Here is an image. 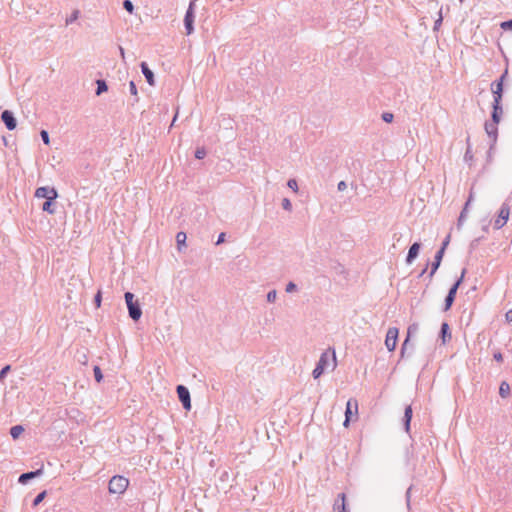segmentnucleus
Listing matches in <instances>:
<instances>
[{
    "instance_id": "1",
    "label": "nucleus",
    "mask_w": 512,
    "mask_h": 512,
    "mask_svg": "<svg viewBox=\"0 0 512 512\" xmlns=\"http://www.w3.org/2000/svg\"><path fill=\"white\" fill-rule=\"evenodd\" d=\"M337 367V358L335 350L329 348L325 352H323L320 356V359L313 370V377L315 379L319 378L325 371H333Z\"/></svg>"
},
{
    "instance_id": "2",
    "label": "nucleus",
    "mask_w": 512,
    "mask_h": 512,
    "mask_svg": "<svg viewBox=\"0 0 512 512\" xmlns=\"http://www.w3.org/2000/svg\"><path fill=\"white\" fill-rule=\"evenodd\" d=\"M129 486V480L121 475L113 476L108 485L111 494H123Z\"/></svg>"
},
{
    "instance_id": "3",
    "label": "nucleus",
    "mask_w": 512,
    "mask_h": 512,
    "mask_svg": "<svg viewBox=\"0 0 512 512\" xmlns=\"http://www.w3.org/2000/svg\"><path fill=\"white\" fill-rule=\"evenodd\" d=\"M358 401L354 398H351L347 401L346 410H345V420L344 427H348L350 422H355L358 419Z\"/></svg>"
},
{
    "instance_id": "4",
    "label": "nucleus",
    "mask_w": 512,
    "mask_h": 512,
    "mask_svg": "<svg viewBox=\"0 0 512 512\" xmlns=\"http://www.w3.org/2000/svg\"><path fill=\"white\" fill-rule=\"evenodd\" d=\"M125 301L128 307L129 316L134 320L137 321L140 319L142 315V311L139 307V304L137 301H134V295L131 292L125 293Z\"/></svg>"
},
{
    "instance_id": "5",
    "label": "nucleus",
    "mask_w": 512,
    "mask_h": 512,
    "mask_svg": "<svg viewBox=\"0 0 512 512\" xmlns=\"http://www.w3.org/2000/svg\"><path fill=\"white\" fill-rule=\"evenodd\" d=\"M510 216V207L508 204H503L500 208L499 214L494 221V229H501L506 225Z\"/></svg>"
},
{
    "instance_id": "6",
    "label": "nucleus",
    "mask_w": 512,
    "mask_h": 512,
    "mask_svg": "<svg viewBox=\"0 0 512 512\" xmlns=\"http://www.w3.org/2000/svg\"><path fill=\"white\" fill-rule=\"evenodd\" d=\"M399 330L396 327H391L388 329L385 339V346L388 351L392 352L395 350L398 340Z\"/></svg>"
},
{
    "instance_id": "7",
    "label": "nucleus",
    "mask_w": 512,
    "mask_h": 512,
    "mask_svg": "<svg viewBox=\"0 0 512 512\" xmlns=\"http://www.w3.org/2000/svg\"><path fill=\"white\" fill-rule=\"evenodd\" d=\"M464 274H465V271L462 272L461 277L456 281V283L449 290V293L445 299V310H449L450 307L452 306L455 296H456V293H457V290L463 281Z\"/></svg>"
},
{
    "instance_id": "8",
    "label": "nucleus",
    "mask_w": 512,
    "mask_h": 512,
    "mask_svg": "<svg viewBox=\"0 0 512 512\" xmlns=\"http://www.w3.org/2000/svg\"><path fill=\"white\" fill-rule=\"evenodd\" d=\"M194 8L195 1H191L184 18L187 35H190L193 32Z\"/></svg>"
},
{
    "instance_id": "9",
    "label": "nucleus",
    "mask_w": 512,
    "mask_h": 512,
    "mask_svg": "<svg viewBox=\"0 0 512 512\" xmlns=\"http://www.w3.org/2000/svg\"><path fill=\"white\" fill-rule=\"evenodd\" d=\"M37 198H46L47 200H55L58 196L57 191L50 187H39L35 191Z\"/></svg>"
},
{
    "instance_id": "10",
    "label": "nucleus",
    "mask_w": 512,
    "mask_h": 512,
    "mask_svg": "<svg viewBox=\"0 0 512 512\" xmlns=\"http://www.w3.org/2000/svg\"><path fill=\"white\" fill-rule=\"evenodd\" d=\"M177 394H178L180 401L183 404V407L186 410H190L191 401H190V393H189L188 389L183 385H179L177 387Z\"/></svg>"
},
{
    "instance_id": "11",
    "label": "nucleus",
    "mask_w": 512,
    "mask_h": 512,
    "mask_svg": "<svg viewBox=\"0 0 512 512\" xmlns=\"http://www.w3.org/2000/svg\"><path fill=\"white\" fill-rule=\"evenodd\" d=\"M1 118L5 123L8 130H14L16 128V120L12 114V112L5 110L3 111Z\"/></svg>"
},
{
    "instance_id": "12",
    "label": "nucleus",
    "mask_w": 512,
    "mask_h": 512,
    "mask_svg": "<svg viewBox=\"0 0 512 512\" xmlns=\"http://www.w3.org/2000/svg\"><path fill=\"white\" fill-rule=\"evenodd\" d=\"M334 512H347L346 510V495L340 493L333 504Z\"/></svg>"
},
{
    "instance_id": "13",
    "label": "nucleus",
    "mask_w": 512,
    "mask_h": 512,
    "mask_svg": "<svg viewBox=\"0 0 512 512\" xmlns=\"http://www.w3.org/2000/svg\"><path fill=\"white\" fill-rule=\"evenodd\" d=\"M503 79H504V75L501 77L500 81L496 84L495 88H492V92L494 95L493 103L501 104L502 90H503Z\"/></svg>"
},
{
    "instance_id": "14",
    "label": "nucleus",
    "mask_w": 512,
    "mask_h": 512,
    "mask_svg": "<svg viewBox=\"0 0 512 512\" xmlns=\"http://www.w3.org/2000/svg\"><path fill=\"white\" fill-rule=\"evenodd\" d=\"M141 70L148 82L149 85L153 86L155 84L153 72L149 69L148 65L145 62L141 63Z\"/></svg>"
},
{
    "instance_id": "15",
    "label": "nucleus",
    "mask_w": 512,
    "mask_h": 512,
    "mask_svg": "<svg viewBox=\"0 0 512 512\" xmlns=\"http://www.w3.org/2000/svg\"><path fill=\"white\" fill-rule=\"evenodd\" d=\"M419 249H420V244L419 243H414L410 247V249L408 251V255H407V262L408 263H411L418 256Z\"/></svg>"
},
{
    "instance_id": "16",
    "label": "nucleus",
    "mask_w": 512,
    "mask_h": 512,
    "mask_svg": "<svg viewBox=\"0 0 512 512\" xmlns=\"http://www.w3.org/2000/svg\"><path fill=\"white\" fill-rule=\"evenodd\" d=\"M502 112L501 104L493 103L492 121L499 123Z\"/></svg>"
},
{
    "instance_id": "17",
    "label": "nucleus",
    "mask_w": 512,
    "mask_h": 512,
    "mask_svg": "<svg viewBox=\"0 0 512 512\" xmlns=\"http://www.w3.org/2000/svg\"><path fill=\"white\" fill-rule=\"evenodd\" d=\"M41 474H42V469H38V470L33 471V472L24 473V474H22L19 477V482L22 483V484H25L28 479H32V478H34L36 476H39Z\"/></svg>"
},
{
    "instance_id": "18",
    "label": "nucleus",
    "mask_w": 512,
    "mask_h": 512,
    "mask_svg": "<svg viewBox=\"0 0 512 512\" xmlns=\"http://www.w3.org/2000/svg\"><path fill=\"white\" fill-rule=\"evenodd\" d=\"M498 124L499 123H495L494 121L485 124V130L490 137L496 138L498 132Z\"/></svg>"
},
{
    "instance_id": "19",
    "label": "nucleus",
    "mask_w": 512,
    "mask_h": 512,
    "mask_svg": "<svg viewBox=\"0 0 512 512\" xmlns=\"http://www.w3.org/2000/svg\"><path fill=\"white\" fill-rule=\"evenodd\" d=\"M404 418H405V429L408 432L409 429H410V422H411V419H412V408H411V406H407L406 407Z\"/></svg>"
},
{
    "instance_id": "20",
    "label": "nucleus",
    "mask_w": 512,
    "mask_h": 512,
    "mask_svg": "<svg viewBox=\"0 0 512 512\" xmlns=\"http://www.w3.org/2000/svg\"><path fill=\"white\" fill-rule=\"evenodd\" d=\"M24 431V428L21 425L13 426L10 429V434L13 439H17Z\"/></svg>"
},
{
    "instance_id": "21",
    "label": "nucleus",
    "mask_w": 512,
    "mask_h": 512,
    "mask_svg": "<svg viewBox=\"0 0 512 512\" xmlns=\"http://www.w3.org/2000/svg\"><path fill=\"white\" fill-rule=\"evenodd\" d=\"M443 254H444V247H442V248L437 252V254H436V256H435V263H434V265H433V271H432V273H434V272L437 270V268L439 267L440 262H441L442 257H443Z\"/></svg>"
},
{
    "instance_id": "22",
    "label": "nucleus",
    "mask_w": 512,
    "mask_h": 512,
    "mask_svg": "<svg viewBox=\"0 0 512 512\" xmlns=\"http://www.w3.org/2000/svg\"><path fill=\"white\" fill-rule=\"evenodd\" d=\"M186 238H187V236H186V234L184 232H178L177 233L176 241H177L179 249H181L182 246H185Z\"/></svg>"
},
{
    "instance_id": "23",
    "label": "nucleus",
    "mask_w": 512,
    "mask_h": 512,
    "mask_svg": "<svg viewBox=\"0 0 512 512\" xmlns=\"http://www.w3.org/2000/svg\"><path fill=\"white\" fill-rule=\"evenodd\" d=\"M509 392H510V387L509 385L506 383V382H503L501 385H500V388H499V393L500 395L505 398L509 395Z\"/></svg>"
},
{
    "instance_id": "24",
    "label": "nucleus",
    "mask_w": 512,
    "mask_h": 512,
    "mask_svg": "<svg viewBox=\"0 0 512 512\" xmlns=\"http://www.w3.org/2000/svg\"><path fill=\"white\" fill-rule=\"evenodd\" d=\"M107 89H108V87H107L105 81H103V80L97 81V91H96L97 95H100L101 93L106 92Z\"/></svg>"
},
{
    "instance_id": "25",
    "label": "nucleus",
    "mask_w": 512,
    "mask_h": 512,
    "mask_svg": "<svg viewBox=\"0 0 512 512\" xmlns=\"http://www.w3.org/2000/svg\"><path fill=\"white\" fill-rule=\"evenodd\" d=\"M79 10H74L72 14L66 19V25L71 24L72 22L76 21L79 17Z\"/></svg>"
},
{
    "instance_id": "26",
    "label": "nucleus",
    "mask_w": 512,
    "mask_h": 512,
    "mask_svg": "<svg viewBox=\"0 0 512 512\" xmlns=\"http://www.w3.org/2000/svg\"><path fill=\"white\" fill-rule=\"evenodd\" d=\"M442 21H443L442 9L440 8L438 18L436 19L435 24H434L435 31H438L440 29Z\"/></svg>"
},
{
    "instance_id": "27",
    "label": "nucleus",
    "mask_w": 512,
    "mask_h": 512,
    "mask_svg": "<svg viewBox=\"0 0 512 512\" xmlns=\"http://www.w3.org/2000/svg\"><path fill=\"white\" fill-rule=\"evenodd\" d=\"M52 201L53 200H46L42 207L44 211L49 212L50 214L54 213V210L52 209Z\"/></svg>"
},
{
    "instance_id": "28",
    "label": "nucleus",
    "mask_w": 512,
    "mask_h": 512,
    "mask_svg": "<svg viewBox=\"0 0 512 512\" xmlns=\"http://www.w3.org/2000/svg\"><path fill=\"white\" fill-rule=\"evenodd\" d=\"M45 496H46V491H43V492L39 493V494L36 496V498L34 499V501H33V505H34V506L39 505V504L43 501V499L45 498Z\"/></svg>"
},
{
    "instance_id": "29",
    "label": "nucleus",
    "mask_w": 512,
    "mask_h": 512,
    "mask_svg": "<svg viewBox=\"0 0 512 512\" xmlns=\"http://www.w3.org/2000/svg\"><path fill=\"white\" fill-rule=\"evenodd\" d=\"M94 376L97 382H100L103 378L101 369L98 366L94 367Z\"/></svg>"
},
{
    "instance_id": "30",
    "label": "nucleus",
    "mask_w": 512,
    "mask_h": 512,
    "mask_svg": "<svg viewBox=\"0 0 512 512\" xmlns=\"http://www.w3.org/2000/svg\"><path fill=\"white\" fill-rule=\"evenodd\" d=\"M206 155V151L204 148H198L195 152V157L197 159H203Z\"/></svg>"
},
{
    "instance_id": "31",
    "label": "nucleus",
    "mask_w": 512,
    "mask_h": 512,
    "mask_svg": "<svg viewBox=\"0 0 512 512\" xmlns=\"http://www.w3.org/2000/svg\"><path fill=\"white\" fill-rule=\"evenodd\" d=\"M287 184L294 192H298V184L295 179H290Z\"/></svg>"
},
{
    "instance_id": "32",
    "label": "nucleus",
    "mask_w": 512,
    "mask_h": 512,
    "mask_svg": "<svg viewBox=\"0 0 512 512\" xmlns=\"http://www.w3.org/2000/svg\"><path fill=\"white\" fill-rule=\"evenodd\" d=\"M124 8L129 12V13H132L133 10H134V6L132 4V2L130 0H125L124 3Z\"/></svg>"
},
{
    "instance_id": "33",
    "label": "nucleus",
    "mask_w": 512,
    "mask_h": 512,
    "mask_svg": "<svg viewBox=\"0 0 512 512\" xmlns=\"http://www.w3.org/2000/svg\"><path fill=\"white\" fill-rule=\"evenodd\" d=\"M393 118H394V116H393V114H392V113H388V112H386V113H383V115H382V119H383L385 122H387V123L392 122V121H393Z\"/></svg>"
},
{
    "instance_id": "34",
    "label": "nucleus",
    "mask_w": 512,
    "mask_h": 512,
    "mask_svg": "<svg viewBox=\"0 0 512 512\" xmlns=\"http://www.w3.org/2000/svg\"><path fill=\"white\" fill-rule=\"evenodd\" d=\"M41 137H42V140L43 142L48 145L49 144V135H48V132L46 130H42L41 131Z\"/></svg>"
},
{
    "instance_id": "35",
    "label": "nucleus",
    "mask_w": 512,
    "mask_h": 512,
    "mask_svg": "<svg viewBox=\"0 0 512 512\" xmlns=\"http://www.w3.org/2000/svg\"><path fill=\"white\" fill-rule=\"evenodd\" d=\"M282 206L285 210H291L292 208V205H291V202L289 199L285 198L283 201H282Z\"/></svg>"
},
{
    "instance_id": "36",
    "label": "nucleus",
    "mask_w": 512,
    "mask_h": 512,
    "mask_svg": "<svg viewBox=\"0 0 512 512\" xmlns=\"http://www.w3.org/2000/svg\"><path fill=\"white\" fill-rule=\"evenodd\" d=\"M449 330V326L447 323H443L442 326H441V332H442V336H443V341L445 342V335L446 333L448 332Z\"/></svg>"
},
{
    "instance_id": "37",
    "label": "nucleus",
    "mask_w": 512,
    "mask_h": 512,
    "mask_svg": "<svg viewBox=\"0 0 512 512\" xmlns=\"http://www.w3.org/2000/svg\"><path fill=\"white\" fill-rule=\"evenodd\" d=\"M501 28H503L504 30L512 29V19L509 20V21L502 22L501 23Z\"/></svg>"
},
{
    "instance_id": "38",
    "label": "nucleus",
    "mask_w": 512,
    "mask_h": 512,
    "mask_svg": "<svg viewBox=\"0 0 512 512\" xmlns=\"http://www.w3.org/2000/svg\"><path fill=\"white\" fill-rule=\"evenodd\" d=\"M129 88H130L131 94L136 96L137 95V88H136V85H135V83L133 81H131L129 83Z\"/></svg>"
},
{
    "instance_id": "39",
    "label": "nucleus",
    "mask_w": 512,
    "mask_h": 512,
    "mask_svg": "<svg viewBox=\"0 0 512 512\" xmlns=\"http://www.w3.org/2000/svg\"><path fill=\"white\" fill-rule=\"evenodd\" d=\"M10 370V366L7 365L5 366L1 372H0V381L4 378V376L6 375V373Z\"/></svg>"
},
{
    "instance_id": "40",
    "label": "nucleus",
    "mask_w": 512,
    "mask_h": 512,
    "mask_svg": "<svg viewBox=\"0 0 512 512\" xmlns=\"http://www.w3.org/2000/svg\"><path fill=\"white\" fill-rule=\"evenodd\" d=\"M268 301L272 302L276 299V291H270L267 295Z\"/></svg>"
},
{
    "instance_id": "41",
    "label": "nucleus",
    "mask_w": 512,
    "mask_h": 512,
    "mask_svg": "<svg viewBox=\"0 0 512 512\" xmlns=\"http://www.w3.org/2000/svg\"><path fill=\"white\" fill-rule=\"evenodd\" d=\"M95 303H96L97 307H100V304H101V293L100 292H98L95 296Z\"/></svg>"
},
{
    "instance_id": "42",
    "label": "nucleus",
    "mask_w": 512,
    "mask_h": 512,
    "mask_svg": "<svg viewBox=\"0 0 512 512\" xmlns=\"http://www.w3.org/2000/svg\"><path fill=\"white\" fill-rule=\"evenodd\" d=\"M295 288H296L295 284H294V283H292V282H290V283L287 285V287H286V291H287V292H291V291H293Z\"/></svg>"
},
{
    "instance_id": "43",
    "label": "nucleus",
    "mask_w": 512,
    "mask_h": 512,
    "mask_svg": "<svg viewBox=\"0 0 512 512\" xmlns=\"http://www.w3.org/2000/svg\"><path fill=\"white\" fill-rule=\"evenodd\" d=\"M224 239H225V233H221L218 237L216 244L217 245L221 244L222 242H224Z\"/></svg>"
},
{
    "instance_id": "44",
    "label": "nucleus",
    "mask_w": 512,
    "mask_h": 512,
    "mask_svg": "<svg viewBox=\"0 0 512 512\" xmlns=\"http://www.w3.org/2000/svg\"><path fill=\"white\" fill-rule=\"evenodd\" d=\"M505 318L508 322H512V309H510L506 315H505Z\"/></svg>"
},
{
    "instance_id": "45",
    "label": "nucleus",
    "mask_w": 512,
    "mask_h": 512,
    "mask_svg": "<svg viewBox=\"0 0 512 512\" xmlns=\"http://www.w3.org/2000/svg\"><path fill=\"white\" fill-rule=\"evenodd\" d=\"M338 189H339L340 191L345 190V189H346V183H345L344 181L339 182V183H338Z\"/></svg>"
},
{
    "instance_id": "46",
    "label": "nucleus",
    "mask_w": 512,
    "mask_h": 512,
    "mask_svg": "<svg viewBox=\"0 0 512 512\" xmlns=\"http://www.w3.org/2000/svg\"><path fill=\"white\" fill-rule=\"evenodd\" d=\"M494 358L497 360V361H502V355L499 353V354H495L494 355Z\"/></svg>"
},
{
    "instance_id": "47",
    "label": "nucleus",
    "mask_w": 512,
    "mask_h": 512,
    "mask_svg": "<svg viewBox=\"0 0 512 512\" xmlns=\"http://www.w3.org/2000/svg\"><path fill=\"white\" fill-rule=\"evenodd\" d=\"M448 243H449V237H447V239L444 241V243H443V246H442V247H444V249H445V248H446V246L448 245Z\"/></svg>"
},
{
    "instance_id": "48",
    "label": "nucleus",
    "mask_w": 512,
    "mask_h": 512,
    "mask_svg": "<svg viewBox=\"0 0 512 512\" xmlns=\"http://www.w3.org/2000/svg\"><path fill=\"white\" fill-rule=\"evenodd\" d=\"M120 53H121L122 58H124V49L122 47H120Z\"/></svg>"
},
{
    "instance_id": "49",
    "label": "nucleus",
    "mask_w": 512,
    "mask_h": 512,
    "mask_svg": "<svg viewBox=\"0 0 512 512\" xmlns=\"http://www.w3.org/2000/svg\"><path fill=\"white\" fill-rule=\"evenodd\" d=\"M464 212H465V211H463V212L461 213L460 218H459V221H461L463 218H465Z\"/></svg>"
},
{
    "instance_id": "50",
    "label": "nucleus",
    "mask_w": 512,
    "mask_h": 512,
    "mask_svg": "<svg viewBox=\"0 0 512 512\" xmlns=\"http://www.w3.org/2000/svg\"><path fill=\"white\" fill-rule=\"evenodd\" d=\"M408 341H409V338L405 339L404 346L407 344Z\"/></svg>"
},
{
    "instance_id": "51",
    "label": "nucleus",
    "mask_w": 512,
    "mask_h": 512,
    "mask_svg": "<svg viewBox=\"0 0 512 512\" xmlns=\"http://www.w3.org/2000/svg\"><path fill=\"white\" fill-rule=\"evenodd\" d=\"M460 2H462L463 0H459Z\"/></svg>"
}]
</instances>
